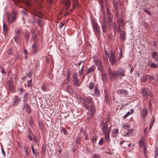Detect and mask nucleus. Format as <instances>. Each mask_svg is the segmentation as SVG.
Here are the masks:
<instances>
[{"label":"nucleus","instance_id":"obj_41","mask_svg":"<svg viewBox=\"0 0 158 158\" xmlns=\"http://www.w3.org/2000/svg\"><path fill=\"white\" fill-rule=\"evenodd\" d=\"M26 10L24 8V10H22L21 12L24 16H27L28 15L26 12Z\"/></svg>","mask_w":158,"mask_h":158},{"label":"nucleus","instance_id":"obj_11","mask_svg":"<svg viewBox=\"0 0 158 158\" xmlns=\"http://www.w3.org/2000/svg\"><path fill=\"white\" fill-rule=\"evenodd\" d=\"M7 84L11 92L13 93L15 92V90L13 86L12 81L11 80L8 81L7 82Z\"/></svg>","mask_w":158,"mask_h":158},{"label":"nucleus","instance_id":"obj_8","mask_svg":"<svg viewBox=\"0 0 158 158\" xmlns=\"http://www.w3.org/2000/svg\"><path fill=\"white\" fill-rule=\"evenodd\" d=\"M94 31L96 34L100 35V30L99 26L96 22H93L92 23Z\"/></svg>","mask_w":158,"mask_h":158},{"label":"nucleus","instance_id":"obj_60","mask_svg":"<svg viewBox=\"0 0 158 158\" xmlns=\"http://www.w3.org/2000/svg\"><path fill=\"white\" fill-rule=\"evenodd\" d=\"M32 48H37V45L36 44L34 43L32 45Z\"/></svg>","mask_w":158,"mask_h":158},{"label":"nucleus","instance_id":"obj_19","mask_svg":"<svg viewBox=\"0 0 158 158\" xmlns=\"http://www.w3.org/2000/svg\"><path fill=\"white\" fill-rule=\"evenodd\" d=\"M155 121V119L154 116H152V118L150 120V123L149 126V130H150L152 128V126Z\"/></svg>","mask_w":158,"mask_h":158},{"label":"nucleus","instance_id":"obj_22","mask_svg":"<svg viewBox=\"0 0 158 158\" xmlns=\"http://www.w3.org/2000/svg\"><path fill=\"white\" fill-rule=\"evenodd\" d=\"M107 18L108 23L114 22L113 21V15L112 14L107 15Z\"/></svg>","mask_w":158,"mask_h":158},{"label":"nucleus","instance_id":"obj_43","mask_svg":"<svg viewBox=\"0 0 158 158\" xmlns=\"http://www.w3.org/2000/svg\"><path fill=\"white\" fill-rule=\"evenodd\" d=\"M98 70L101 71L102 72L103 71V68L102 64H101L99 65H98Z\"/></svg>","mask_w":158,"mask_h":158},{"label":"nucleus","instance_id":"obj_35","mask_svg":"<svg viewBox=\"0 0 158 158\" xmlns=\"http://www.w3.org/2000/svg\"><path fill=\"white\" fill-rule=\"evenodd\" d=\"M130 126L131 125L129 124H125L123 125V127L124 129L128 130Z\"/></svg>","mask_w":158,"mask_h":158},{"label":"nucleus","instance_id":"obj_44","mask_svg":"<svg viewBox=\"0 0 158 158\" xmlns=\"http://www.w3.org/2000/svg\"><path fill=\"white\" fill-rule=\"evenodd\" d=\"M31 82H32V79H31V80H28L27 81V87H29L31 85Z\"/></svg>","mask_w":158,"mask_h":158},{"label":"nucleus","instance_id":"obj_30","mask_svg":"<svg viewBox=\"0 0 158 158\" xmlns=\"http://www.w3.org/2000/svg\"><path fill=\"white\" fill-rule=\"evenodd\" d=\"M81 133L83 134L84 136H85V140H89V138L88 137V135L86 133V132L85 131L83 130L81 131Z\"/></svg>","mask_w":158,"mask_h":158},{"label":"nucleus","instance_id":"obj_39","mask_svg":"<svg viewBox=\"0 0 158 158\" xmlns=\"http://www.w3.org/2000/svg\"><path fill=\"white\" fill-rule=\"evenodd\" d=\"M61 132L63 133L65 135H67L68 134V132L66 130V129L62 127L61 128Z\"/></svg>","mask_w":158,"mask_h":158},{"label":"nucleus","instance_id":"obj_31","mask_svg":"<svg viewBox=\"0 0 158 158\" xmlns=\"http://www.w3.org/2000/svg\"><path fill=\"white\" fill-rule=\"evenodd\" d=\"M94 66H93L90 68L89 69H88L87 70L86 74H88L90 72H93L94 71Z\"/></svg>","mask_w":158,"mask_h":158},{"label":"nucleus","instance_id":"obj_56","mask_svg":"<svg viewBox=\"0 0 158 158\" xmlns=\"http://www.w3.org/2000/svg\"><path fill=\"white\" fill-rule=\"evenodd\" d=\"M31 148L33 153L35 155V156H36V153L32 145H31Z\"/></svg>","mask_w":158,"mask_h":158},{"label":"nucleus","instance_id":"obj_62","mask_svg":"<svg viewBox=\"0 0 158 158\" xmlns=\"http://www.w3.org/2000/svg\"><path fill=\"white\" fill-rule=\"evenodd\" d=\"M28 135V138L29 139L31 140H32V139L31 137V136L33 135H30L29 134Z\"/></svg>","mask_w":158,"mask_h":158},{"label":"nucleus","instance_id":"obj_10","mask_svg":"<svg viewBox=\"0 0 158 158\" xmlns=\"http://www.w3.org/2000/svg\"><path fill=\"white\" fill-rule=\"evenodd\" d=\"M148 110L145 107H144L141 112V115L143 118V121L145 120V118L148 114Z\"/></svg>","mask_w":158,"mask_h":158},{"label":"nucleus","instance_id":"obj_55","mask_svg":"<svg viewBox=\"0 0 158 158\" xmlns=\"http://www.w3.org/2000/svg\"><path fill=\"white\" fill-rule=\"evenodd\" d=\"M113 4L114 7L117 6L118 3L115 1V0L113 1Z\"/></svg>","mask_w":158,"mask_h":158},{"label":"nucleus","instance_id":"obj_23","mask_svg":"<svg viewBox=\"0 0 158 158\" xmlns=\"http://www.w3.org/2000/svg\"><path fill=\"white\" fill-rule=\"evenodd\" d=\"M101 78L102 80L105 82H106L107 81V76L104 73H102L101 74Z\"/></svg>","mask_w":158,"mask_h":158},{"label":"nucleus","instance_id":"obj_18","mask_svg":"<svg viewBox=\"0 0 158 158\" xmlns=\"http://www.w3.org/2000/svg\"><path fill=\"white\" fill-rule=\"evenodd\" d=\"M152 57L155 59V61L158 62V53L156 52H152Z\"/></svg>","mask_w":158,"mask_h":158},{"label":"nucleus","instance_id":"obj_9","mask_svg":"<svg viewBox=\"0 0 158 158\" xmlns=\"http://www.w3.org/2000/svg\"><path fill=\"white\" fill-rule=\"evenodd\" d=\"M142 94L144 98H146L148 96H152L151 91L148 88H143L142 90Z\"/></svg>","mask_w":158,"mask_h":158},{"label":"nucleus","instance_id":"obj_26","mask_svg":"<svg viewBox=\"0 0 158 158\" xmlns=\"http://www.w3.org/2000/svg\"><path fill=\"white\" fill-rule=\"evenodd\" d=\"M3 33L6 35L8 31L7 26L6 25L3 24Z\"/></svg>","mask_w":158,"mask_h":158},{"label":"nucleus","instance_id":"obj_40","mask_svg":"<svg viewBox=\"0 0 158 158\" xmlns=\"http://www.w3.org/2000/svg\"><path fill=\"white\" fill-rule=\"evenodd\" d=\"M29 32L27 31H26L25 34V36L27 39V41L28 39L29 38Z\"/></svg>","mask_w":158,"mask_h":158},{"label":"nucleus","instance_id":"obj_17","mask_svg":"<svg viewBox=\"0 0 158 158\" xmlns=\"http://www.w3.org/2000/svg\"><path fill=\"white\" fill-rule=\"evenodd\" d=\"M116 92L118 94L121 95H127L128 94L127 91L124 89L118 90Z\"/></svg>","mask_w":158,"mask_h":158},{"label":"nucleus","instance_id":"obj_20","mask_svg":"<svg viewBox=\"0 0 158 158\" xmlns=\"http://www.w3.org/2000/svg\"><path fill=\"white\" fill-rule=\"evenodd\" d=\"M120 38L122 41H125L126 39V33L123 31L120 34Z\"/></svg>","mask_w":158,"mask_h":158},{"label":"nucleus","instance_id":"obj_51","mask_svg":"<svg viewBox=\"0 0 158 158\" xmlns=\"http://www.w3.org/2000/svg\"><path fill=\"white\" fill-rule=\"evenodd\" d=\"M17 36H15V37H14V40H15V42H17V43L18 42V41H19V37Z\"/></svg>","mask_w":158,"mask_h":158},{"label":"nucleus","instance_id":"obj_13","mask_svg":"<svg viewBox=\"0 0 158 158\" xmlns=\"http://www.w3.org/2000/svg\"><path fill=\"white\" fill-rule=\"evenodd\" d=\"M13 106H17L21 102L20 98L17 96H15L13 98Z\"/></svg>","mask_w":158,"mask_h":158},{"label":"nucleus","instance_id":"obj_57","mask_svg":"<svg viewBox=\"0 0 158 158\" xmlns=\"http://www.w3.org/2000/svg\"><path fill=\"white\" fill-rule=\"evenodd\" d=\"M103 141H104V140H103V138H102L100 139V141L99 142V144H101V145L102 144H103Z\"/></svg>","mask_w":158,"mask_h":158},{"label":"nucleus","instance_id":"obj_36","mask_svg":"<svg viewBox=\"0 0 158 158\" xmlns=\"http://www.w3.org/2000/svg\"><path fill=\"white\" fill-rule=\"evenodd\" d=\"M105 100L106 102L108 103V101H109V95L108 93L105 92Z\"/></svg>","mask_w":158,"mask_h":158},{"label":"nucleus","instance_id":"obj_28","mask_svg":"<svg viewBox=\"0 0 158 158\" xmlns=\"http://www.w3.org/2000/svg\"><path fill=\"white\" fill-rule=\"evenodd\" d=\"M145 78L148 80H149L150 81H152L153 80H154V77L153 75H147L146 76Z\"/></svg>","mask_w":158,"mask_h":158},{"label":"nucleus","instance_id":"obj_3","mask_svg":"<svg viewBox=\"0 0 158 158\" xmlns=\"http://www.w3.org/2000/svg\"><path fill=\"white\" fill-rule=\"evenodd\" d=\"M101 125L105 136V139L106 142L109 143L110 141V135L111 130V127L108 128V124L107 122H104L103 121H101Z\"/></svg>","mask_w":158,"mask_h":158},{"label":"nucleus","instance_id":"obj_61","mask_svg":"<svg viewBox=\"0 0 158 158\" xmlns=\"http://www.w3.org/2000/svg\"><path fill=\"white\" fill-rule=\"evenodd\" d=\"M143 147V152H144V153L145 155L146 153V151H147V149L146 148V146H144Z\"/></svg>","mask_w":158,"mask_h":158},{"label":"nucleus","instance_id":"obj_53","mask_svg":"<svg viewBox=\"0 0 158 158\" xmlns=\"http://www.w3.org/2000/svg\"><path fill=\"white\" fill-rule=\"evenodd\" d=\"M36 4L38 9H39V7L41 8V3L37 2H36Z\"/></svg>","mask_w":158,"mask_h":158},{"label":"nucleus","instance_id":"obj_7","mask_svg":"<svg viewBox=\"0 0 158 158\" xmlns=\"http://www.w3.org/2000/svg\"><path fill=\"white\" fill-rule=\"evenodd\" d=\"M108 27L110 31L112 30V28L115 33L118 30V27L114 22L108 23Z\"/></svg>","mask_w":158,"mask_h":158},{"label":"nucleus","instance_id":"obj_27","mask_svg":"<svg viewBox=\"0 0 158 158\" xmlns=\"http://www.w3.org/2000/svg\"><path fill=\"white\" fill-rule=\"evenodd\" d=\"M139 145L140 147H142L144 145L145 142L143 138H141L138 141Z\"/></svg>","mask_w":158,"mask_h":158},{"label":"nucleus","instance_id":"obj_6","mask_svg":"<svg viewBox=\"0 0 158 158\" xmlns=\"http://www.w3.org/2000/svg\"><path fill=\"white\" fill-rule=\"evenodd\" d=\"M22 110H25L26 112L28 114H30L31 112V109L29 105L27 102L23 103L22 106Z\"/></svg>","mask_w":158,"mask_h":158},{"label":"nucleus","instance_id":"obj_37","mask_svg":"<svg viewBox=\"0 0 158 158\" xmlns=\"http://www.w3.org/2000/svg\"><path fill=\"white\" fill-rule=\"evenodd\" d=\"M73 6H78L79 3L78 0H73Z\"/></svg>","mask_w":158,"mask_h":158},{"label":"nucleus","instance_id":"obj_34","mask_svg":"<svg viewBox=\"0 0 158 158\" xmlns=\"http://www.w3.org/2000/svg\"><path fill=\"white\" fill-rule=\"evenodd\" d=\"M150 66L153 68H155L157 67L158 65L157 64H156L153 62H151L150 63Z\"/></svg>","mask_w":158,"mask_h":158},{"label":"nucleus","instance_id":"obj_29","mask_svg":"<svg viewBox=\"0 0 158 158\" xmlns=\"http://www.w3.org/2000/svg\"><path fill=\"white\" fill-rule=\"evenodd\" d=\"M81 139L80 136H78L75 139L76 143L80 144L81 143Z\"/></svg>","mask_w":158,"mask_h":158},{"label":"nucleus","instance_id":"obj_33","mask_svg":"<svg viewBox=\"0 0 158 158\" xmlns=\"http://www.w3.org/2000/svg\"><path fill=\"white\" fill-rule=\"evenodd\" d=\"M143 11L146 14L149 15H151V11L148 10L146 8H143Z\"/></svg>","mask_w":158,"mask_h":158},{"label":"nucleus","instance_id":"obj_48","mask_svg":"<svg viewBox=\"0 0 158 158\" xmlns=\"http://www.w3.org/2000/svg\"><path fill=\"white\" fill-rule=\"evenodd\" d=\"M15 31L17 36H19L20 33V31H19L18 28H16L15 29Z\"/></svg>","mask_w":158,"mask_h":158},{"label":"nucleus","instance_id":"obj_38","mask_svg":"<svg viewBox=\"0 0 158 158\" xmlns=\"http://www.w3.org/2000/svg\"><path fill=\"white\" fill-rule=\"evenodd\" d=\"M18 90L19 91V92L21 94H23V93L24 92L25 90L24 89L19 87L18 89Z\"/></svg>","mask_w":158,"mask_h":158},{"label":"nucleus","instance_id":"obj_5","mask_svg":"<svg viewBox=\"0 0 158 158\" xmlns=\"http://www.w3.org/2000/svg\"><path fill=\"white\" fill-rule=\"evenodd\" d=\"M17 15V12L15 10H13L11 14L7 16V21L9 24H11L15 21Z\"/></svg>","mask_w":158,"mask_h":158},{"label":"nucleus","instance_id":"obj_64","mask_svg":"<svg viewBox=\"0 0 158 158\" xmlns=\"http://www.w3.org/2000/svg\"><path fill=\"white\" fill-rule=\"evenodd\" d=\"M144 26L146 28H148L149 27V25L147 23H144Z\"/></svg>","mask_w":158,"mask_h":158},{"label":"nucleus","instance_id":"obj_50","mask_svg":"<svg viewBox=\"0 0 158 158\" xmlns=\"http://www.w3.org/2000/svg\"><path fill=\"white\" fill-rule=\"evenodd\" d=\"M65 24V22H63L61 23L59 25V28L60 29H62L63 28L64 24Z\"/></svg>","mask_w":158,"mask_h":158},{"label":"nucleus","instance_id":"obj_63","mask_svg":"<svg viewBox=\"0 0 158 158\" xmlns=\"http://www.w3.org/2000/svg\"><path fill=\"white\" fill-rule=\"evenodd\" d=\"M106 12H107V15H109V14H110V12L109 10V8L106 7Z\"/></svg>","mask_w":158,"mask_h":158},{"label":"nucleus","instance_id":"obj_25","mask_svg":"<svg viewBox=\"0 0 158 158\" xmlns=\"http://www.w3.org/2000/svg\"><path fill=\"white\" fill-rule=\"evenodd\" d=\"M29 94L28 93H25L23 96V99L22 101L23 103L27 102V101L28 98Z\"/></svg>","mask_w":158,"mask_h":158},{"label":"nucleus","instance_id":"obj_59","mask_svg":"<svg viewBox=\"0 0 158 158\" xmlns=\"http://www.w3.org/2000/svg\"><path fill=\"white\" fill-rule=\"evenodd\" d=\"M27 133H28V135H29V134L33 135L32 131L30 129H27Z\"/></svg>","mask_w":158,"mask_h":158},{"label":"nucleus","instance_id":"obj_24","mask_svg":"<svg viewBox=\"0 0 158 158\" xmlns=\"http://www.w3.org/2000/svg\"><path fill=\"white\" fill-rule=\"evenodd\" d=\"M67 81H68L66 83V84L68 83L69 82V81L70 80L71 78H70V76L71 75V72L69 70H67Z\"/></svg>","mask_w":158,"mask_h":158},{"label":"nucleus","instance_id":"obj_58","mask_svg":"<svg viewBox=\"0 0 158 158\" xmlns=\"http://www.w3.org/2000/svg\"><path fill=\"white\" fill-rule=\"evenodd\" d=\"M93 158H100L99 156L97 154H94L93 156Z\"/></svg>","mask_w":158,"mask_h":158},{"label":"nucleus","instance_id":"obj_45","mask_svg":"<svg viewBox=\"0 0 158 158\" xmlns=\"http://www.w3.org/2000/svg\"><path fill=\"white\" fill-rule=\"evenodd\" d=\"M94 84L93 83H91L89 86V89H91L94 88Z\"/></svg>","mask_w":158,"mask_h":158},{"label":"nucleus","instance_id":"obj_16","mask_svg":"<svg viewBox=\"0 0 158 158\" xmlns=\"http://www.w3.org/2000/svg\"><path fill=\"white\" fill-rule=\"evenodd\" d=\"M109 57V60L110 63L112 64H114L116 60V58L114 56V53L110 52Z\"/></svg>","mask_w":158,"mask_h":158},{"label":"nucleus","instance_id":"obj_46","mask_svg":"<svg viewBox=\"0 0 158 158\" xmlns=\"http://www.w3.org/2000/svg\"><path fill=\"white\" fill-rule=\"evenodd\" d=\"M94 92L95 94L97 95H98L99 93V91L98 89L97 88H96L95 87V90H94Z\"/></svg>","mask_w":158,"mask_h":158},{"label":"nucleus","instance_id":"obj_21","mask_svg":"<svg viewBox=\"0 0 158 158\" xmlns=\"http://www.w3.org/2000/svg\"><path fill=\"white\" fill-rule=\"evenodd\" d=\"M15 4L20 8H23V6L21 5V3L23 2L20 0H12Z\"/></svg>","mask_w":158,"mask_h":158},{"label":"nucleus","instance_id":"obj_2","mask_svg":"<svg viewBox=\"0 0 158 158\" xmlns=\"http://www.w3.org/2000/svg\"><path fill=\"white\" fill-rule=\"evenodd\" d=\"M24 3L26 6L28 7L29 10L31 11V14L33 15L32 17H33L34 20H37L38 19H39V21H38V23L40 25V19H39V18L42 16V13L40 11H38L28 1L25 2H24Z\"/></svg>","mask_w":158,"mask_h":158},{"label":"nucleus","instance_id":"obj_54","mask_svg":"<svg viewBox=\"0 0 158 158\" xmlns=\"http://www.w3.org/2000/svg\"><path fill=\"white\" fill-rule=\"evenodd\" d=\"M29 125L31 126V125L32 124L33 122H32V118H31L30 119H29Z\"/></svg>","mask_w":158,"mask_h":158},{"label":"nucleus","instance_id":"obj_12","mask_svg":"<svg viewBox=\"0 0 158 158\" xmlns=\"http://www.w3.org/2000/svg\"><path fill=\"white\" fill-rule=\"evenodd\" d=\"M64 6L66 8V14H65V15H68L69 14H70L72 12L73 10H72L71 11H69V12L67 11V10L68 8H69L70 7V2L69 1H67L65 2L64 3Z\"/></svg>","mask_w":158,"mask_h":158},{"label":"nucleus","instance_id":"obj_52","mask_svg":"<svg viewBox=\"0 0 158 158\" xmlns=\"http://www.w3.org/2000/svg\"><path fill=\"white\" fill-rule=\"evenodd\" d=\"M84 68H85L84 66L82 65L81 70L79 71V73L80 74V75H81L83 73V72L84 69Z\"/></svg>","mask_w":158,"mask_h":158},{"label":"nucleus","instance_id":"obj_49","mask_svg":"<svg viewBox=\"0 0 158 158\" xmlns=\"http://www.w3.org/2000/svg\"><path fill=\"white\" fill-rule=\"evenodd\" d=\"M24 148L25 152L26 154V155H28L29 153H28V149H27V147L24 146Z\"/></svg>","mask_w":158,"mask_h":158},{"label":"nucleus","instance_id":"obj_47","mask_svg":"<svg viewBox=\"0 0 158 158\" xmlns=\"http://www.w3.org/2000/svg\"><path fill=\"white\" fill-rule=\"evenodd\" d=\"M118 130L117 129H115L113 130L112 133L113 134H116L118 133Z\"/></svg>","mask_w":158,"mask_h":158},{"label":"nucleus","instance_id":"obj_32","mask_svg":"<svg viewBox=\"0 0 158 158\" xmlns=\"http://www.w3.org/2000/svg\"><path fill=\"white\" fill-rule=\"evenodd\" d=\"M67 90L68 92L70 93H72L73 92V89L69 85H68L67 86Z\"/></svg>","mask_w":158,"mask_h":158},{"label":"nucleus","instance_id":"obj_42","mask_svg":"<svg viewBox=\"0 0 158 158\" xmlns=\"http://www.w3.org/2000/svg\"><path fill=\"white\" fill-rule=\"evenodd\" d=\"M94 61L95 62V64L97 66L101 64V61L99 60H95Z\"/></svg>","mask_w":158,"mask_h":158},{"label":"nucleus","instance_id":"obj_4","mask_svg":"<svg viewBox=\"0 0 158 158\" xmlns=\"http://www.w3.org/2000/svg\"><path fill=\"white\" fill-rule=\"evenodd\" d=\"M125 71L122 68H119L117 71H110L108 75L110 77H112L114 79H116L118 76H125Z\"/></svg>","mask_w":158,"mask_h":158},{"label":"nucleus","instance_id":"obj_14","mask_svg":"<svg viewBox=\"0 0 158 158\" xmlns=\"http://www.w3.org/2000/svg\"><path fill=\"white\" fill-rule=\"evenodd\" d=\"M108 24L106 21H103L101 23V28L103 33H106L107 29Z\"/></svg>","mask_w":158,"mask_h":158},{"label":"nucleus","instance_id":"obj_1","mask_svg":"<svg viewBox=\"0 0 158 158\" xmlns=\"http://www.w3.org/2000/svg\"><path fill=\"white\" fill-rule=\"evenodd\" d=\"M83 101L84 106L87 110H90L91 118H93L96 112V108L93 103V98L90 97H85Z\"/></svg>","mask_w":158,"mask_h":158},{"label":"nucleus","instance_id":"obj_15","mask_svg":"<svg viewBox=\"0 0 158 158\" xmlns=\"http://www.w3.org/2000/svg\"><path fill=\"white\" fill-rule=\"evenodd\" d=\"M73 80L74 81V85L76 86H78L79 80L77 78V75L76 73H75L73 75Z\"/></svg>","mask_w":158,"mask_h":158}]
</instances>
